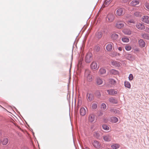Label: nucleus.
<instances>
[{
	"mask_svg": "<svg viewBox=\"0 0 149 149\" xmlns=\"http://www.w3.org/2000/svg\"><path fill=\"white\" fill-rule=\"evenodd\" d=\"M23 149H28V148H24Z\"/></svg>",
	"mask_w": 149,
	"mask_h": 149,
	"instance_id": "obj_53",
	"label": "nucleus"
},
{
	"mask_svg": "<svg viewBox=\"0 0 149 149\" xmlns=\"http://www.w3.org/2000/svg\"><path fill=\"white\" fill-rule=\"evenodd\" d=\"M125 48L127 51H130L131 49V47L129 45H127L125 46Z\"/></svg>",
	"mask_w": 149,
	"mask_h": 149,
	"instance_id": "obj_43",
	"label": "nucleus"
},
{
	"mask_svg": "<svg viewBox=\"0 0 149 149\" xmlns=\"http://www.w3.org/2000/svg\"><path fill=\"white\" fill-rule=\"evenodd\" d=\"M103 113L101 111L100 112L99 114V116H102L103 115Z\"/></svg>",
	"mask_w": 149,
	"mask_h": 149,
	"instance_id": "obj_48",
	"label": "nucleus"
},
{
	"mask_svg": "<svg viewBox=\"0 0 149 149\" xmlns=\"http://www.w3.org/2000/svg\"><path fill=\"white\" fill-rule=\"evenodd\" d=\"M101 108L102 110H105L106 108V104L104 103H102L101 105Z\"/></svg>",
	"mask_w": 149,
	"mask_h": 149,
	"instance_id": "obj_41",
	"label": "nucleus"
},
{
	"mask_svg": "<svg viewBox=\"0 0 149 149\" xmlns=\"http://www.w3.org/2000/svg\"><path fill=\"white\" fill-rule=\"evenodd\" d=\"M128 78L130 81H131L132 80L133 78V76L132 74H130L129 75Z\"/></svg>",
	"mask_w": 149,
	"mask_h": 149,
	"instance_id": "obj_45",
	"label": "nucleus"
},
{
	"mask_svg": "<svg viewBox=\"0 0 149 149\" xmlns=\"http://www.w3.org/2000/svg\"><path fill=\"white\" fill-rule=\"evenodd\" d=\"M101 10H99V11H98V13H97V15H98V14H99V13L100 12V11H101Z\"/></svg>",
	"mask_w": 149,
	"mask_h": 149,
	"instance_id": "obj_51",
	"label": "nucleus"
},
{
	"mask_svg": "<svg viewBox=\"0 0 149 149\" xmlns=\"http://www.w3.org/2000/svg\"><path fill=\"white\" fill-rule=\"evenodd\" d=\"M136 51H139V49H136Z\"/></svg>",
	"mask_w": 149,
	"mask_h": 149,
	"instance_id": "obj_55",
	"label": "nucleus"
},
{
	"mask_svg": "<svg viewBox=\"0 0 149 149\" xmlns=\"http://www.w3.org/2000/svg\"><path fill=\"white\" fill-rule=\"evenodd\" d=\"M103 33L101 31H98L95 34L96 38L98 39L100 38L102 36Z\"/></svg>",
	"mask_w": 149,
	"mask_h": 149,
	"instance_id": "obj_19",
	"label": "nucleus"
},
{
	"mask_svg": "<svg viewBox=\"0 0 149 149\" xmlns=\"http://www.w3.org/2000/svg\"><path fill=\"white\" fill-rule=\"evenodd\" d=\"M115 18V15L113 14H109L107 17V20L109 22H112Z\"/></svg>",
	"mask_w": 149,
	"mask_h": 149,
	"instance_id": "obj_5",
	"label": "nucleus"
},
{
	"mask_svg": "<svg viewBox=\"0 0 149 149\" xmlns=\"http://www.w3.org/2000/svg\"><path fill=\"white\" fill-rule=\"evenodd\" d=\"M110 63L111 65L117 67H119L120 66V65L118 62L115 61H111Z\"/></svg>",
	"mask_w": 149,
	"mask_h": 149,
	"instance_id": "obj_17",
	"label": "nucleus"
},
{
	"mask_svg": "<svg viewBox=\"0 0 149 149\" xmlns=\"http://www.w3.org/2000/svg\"><path fill=\"white\" fill-rule=\"evenodd\" d=\"M125 56L127 59L129 60H132L134 59L133 56L131 54H125Z\"/></svg>",
	"mask_w": 149,
	"mask_h": 149,
	"instance_id": "obj_13",
	"label": "nucleus"
},
{
	"mask_svg": "<svg viewBox=\"0 0 149 149\" xmlns=\"http://www.w3.org/2000/svg\"><path fill=\"white\" fill-rule=\"evenodd\" d=\"M118 49L120 51H121L122 50V48L121 47H119L118 48Z\"/></svg>",
	"mask_w": 149,
	"mask_h": 149,
	"instance_id": "obj_49",
	"label": "nucleus"
},
{
	"mask_svg": "<svg viewBox=\"0 0 149 149\" xmlns=\"http://www.w3.org/2000/svg\"><path fill=\"white\" fill-rule=\"evenodd\" d=\"M103 139L106 141H109L111 139V136L109 135H107L103 136Z\"/></svg>",
	"mask_w": 149,
	"mask_h": 149,
	"instance_id": "obj_11",
	"label": "nucleus"
},
{
	"mask_svg": "<svg viewBox=\"0 0 149 149\" xmlns=\"http://www.w3.org/2000/svg\"><path fill=\"white\" fill-rule=\"evenodd\" d=\"M127 22L131 26H134L136 24L134 20L132 19L128 20L127 21Z\"/></svg>",
	"mask_w": 149,
	"mask_h": 149,
	"instance_id": "obj_20",
	"label": "nucleus"
},
{
	"mask_svg": "<svg viewBox=\"0 0 149 149\" xmlns=\"http://www.w3.org/2000/svg\"><path fill=\"white\" fill-rule=\"evenodd\" d=\"M145 6L148 9H149V3H146L145 4Z\"/></svg>",
	"mask_w": 149,
	"mask_h": 149,
	"instance_id": "obj_46",
	"label": "nucleus"
},
{
	"mask_svg": "<svg viewBox=\"0 0 149 149\" xmlns=\"http://www.w3.org/2000/svg\"><path fill=\"white\" fill-rule=\"evenodd\" d=\"M111 0H106L102 5L101 8H104V7L107 6L110 3Z\"/></svg>",
	"mask_w": 149,
	"mask_h": 149,
	"instance_id": "obj_18",
	"label": "nucleus"
},
{
	"mask_svg": "<svg viewBox=\"0 0 149 149\" xmlns=\"http://www.w3.org/2000/svg\"><path fill=\"white\" fill-rule=\"evenodd\" d=\"M111 37L113 40H116L118 38V35L116 33H114L112 35Z\"/></svg>",
	"mask_w": 149,
	"mask_h": 149,
	"instance_id": "obj_28",
	"label": "nucleus"
},
{
	"mask_svg": "<svg viewBox=\"0 0 149 149\" xmlns=\"http://www.w3.org/2000/svg\"><path fill=\"white\" fill-rule=\"evenodd\" d=\"M102 127L103 129L105 130H109V127L106 125H102Z\"/></svg>",
	"mask_w": 149,
	"mask_h": 149,
	"instance_id": "obj_39",
	"label": "nucleus"
},
{
	"mask_svg": "<svg viewBox=\"0 0 149 149\" xmlns=\"http://www.w3.org/2000/svg\"><path fill=\"white\" fill-rule=\"evenodd\" d=\"M136 28L140 30H144L145 29V26L144 24L140 23H138L136 25Z\"/></svg>",
	"mask_w": 149,
	"mask_h": 149,
	"instance_id": "obj_9",
	"label": "nucleus"
},
{
	"mask_svg": "<svg viewBox=\"0 0 149 149\" xmlns=\"http://www.w3.org/2000/svg\"><path fill=\"white\" fill-rule=\"evenodd\" d=\"M112 44L110 43L107 45L106 47V49L107 50L110 51L112 49Z\"/></svg>",
	"mask_w": 149,
	"mask_h": 149,
	"instance_id": "obj_30",
	"label": "nucleus"
},
{
	"mask_svg": "<svg viewBox=\"0 0 149 149\" xmlns=\"http://www.w3.org/2000/svg\"><path fill=\"white\" fill-rule=\"evenodd\" d=\"M1 141L3 145H5L8 143V139L7 138H4L1 140Z\"/></svg>",
	"mask_w": 149,
	"mask_h": 149,
	"instance_id": "obj_22",
	"label": "nucleus"
},
{
	"mask_svg": "<svg viewBox=\"0 0 149 149\" xmlns=\"http://www.w3.org/2000/svg\"><path fill=\"white\" fill-rule=\"evenodd\" d=\"M0 107H2V108L5 109V108H4L3 107H2L0 105Z\"/></svg>",
	"mask_w": 149,
	"mask_h": 149,
	"instance_id": "obj_54",
	"label": "nucleus"
},
{
	"mask_svg": "<svg viewBox=\"0 0 149 149\" xmlns=\"http://www.w3.org/2000/svg\"><path fill=\"white\" fill-rule=\"evenodd\" d=\"M125 24V22H123L120 21H118L116 22V26L117 28L120 29L124 27Z\"/></svg>",
	"mask_w": 149,
	"mask_h": 149,
	"instance_id": "obj_3",
	"label": "nucleus"
},
{
	"mask_svg": "<svg viewBox=\"0 0 149 149\" xmlns=\"http://www.w3.org/2000/svg\"><path fill=\"white\" fill-rule=\"evenodd\" d=\"M109 101L113 104H116L118 103L117 100L113 97H111L109 99Z\"/></svg>",
	"mask_w": 149,
	"mask_h": 149,
	"instance_id": "obj_24",
	"label": "nucleus"
},
{
	"mask_svg": "<svg viewBox=\"0 0 149 149\" xmlns=\"http://www.w3.org/2000/svg\"><path fill=\"white\" fill-rule=\"evenodd\" d=\"M121 1L124 3H127L129 2L130 0H121Z\"/></svg>",
	"mask_w": 149,
	"mask_h": 149,
	"instance_id": "obj_47",
	"label": "nucleus"
},
{
	"mask_svg": "<svg viewBox=\"0 0 149 149\" xmlns=\"http://www.w3.org/2000/svg\"><path fill=\"white\" fill-rule=\"evenodd\" d=\"M142 18L143 22L146 24H149V17L147 16H143Z\"/></svg>",
	"mask_w": 149,
	"mask_h": 149,
	"instance_id": "obj_15",
	"label": "nucleus"
},
{
	"mask_svg": "<svg viewBox=\"0 0 149 149\" xmlns=\"http://www.w3.org/2000/svg\"><path fill=\"white\" fill-rule=\"evenodd\" d=\"M95 95L98 98L100 97L101 96V94L98 91H97L95 92Z\"/></svg>",
	"mask_w": 149,
	"mask_h": 149,
	"instance_id": "obj_40",
	"label": "nucleus"
},
{
	"mask_svg": "<svg viewBox=\"0 0 149 149\" xmlns=\"http://www.w3.org/2000/svg\"><path fill=\"white\" fill-rule=\"evenodd\" d=\"M123 33L126 35H130L132 33L131 31L129 29H125L123 30Z\"/></svg>",
	"mask_w": 149,
	"mask_h": 149,
	"instance_id": "obj_25",
	"label": "nucleus"
},
{
	"mask_svg": "<svg viewBox=\"0 0 149 149\" xmlns=\"http://www.w3.org/2000/svg\"><path fill=\"white\" fill-rule=\"evenodd\" d=\"M142 13L140 12H136L134 13V15L137 17H140L142 15Z\"/></svg>",
	"mask_w": 149,
	"mask_h": 149,
	"instance_id": "obj_38",
	"label": "nucleus"
},
{
	"mask_svg": "<svg viewBox=\"0 0 149 149\" xmlns=\"http://www.w3.org/2000/svg\"><path fill=\"white\" fill-rule=\"evenodd\" d=\"M94 49L97 52H98L100 50V47L99 46L96 45L95 46Z\"/></svg>",
	"mask_w": 149,
	"mask_h": 149,
	"instance_id": "obj_44",
	"label": "nucleus"
},
{
	"mask_svg": "<svg viewBox=\"0 0 149 149\" xmlns=\"http://www.w3.org/2000/svg\"><path fill=\"white\" fill-rule=\"evenodd\" d=\"M139 46L141 47H144L145 46V43L142 39H140L139 41Z\"/></svg>",
	"mask_w": 149,
	"mask_h": 149,
	"instance_id": "obj_21",
	"label": "nucleus"
},
{
	"mask_svg": "<svg viewBox=\"0 0 149 149\" xmlns=\"http://www.w3.org/2000/svg\"><path fill=\"white\" fill-rule=\"evenodd\" d=\"M93 57L92 54L88 52L86 54L85 57V61L87 63H90L93 60Z\"/></svg>",
	"mask_w": 149,
	"mask_h": 149,
	"instance_id": "obj_1",
	"label": "nucleus"
},
{
	"mask_svg": "<svg viewBox=\"0 0 149 149\" xmlns=\"http://www.w3.org/2000/svg\"><path fill=\"white\" fill-rule=\"evenodd\" d=\"M125 86L128 88H130L131 87V85L130 83L128 81H126L124 82Z\"/></svg>",
	"mask_w": 149,
	"mask_h": 149,
	"instance_id": "obj_34",
	"label": "nucleus"
},
{
	"mask_svg": "<svg viewBox=\"0 0 149 149\" xmlns=\"http://www.w3.org/2000/svg\"><path fill=\"white\" fill-rule=\"evenodd\" d=\"M111 147L113 149H116L119 148V146L118 144H115L111 145Z\"/></svg>",
	"mask_w": 149,
	"mask_h": 149,
	"instance_id": "obj_35",
	"label": "nucleus"
},
{
	"mask_svg": "<svg viewBox=\"0 0 149 149\" xmlns=\"http://www.w3.org/2000/svg\"><path fill=\"white\" fill-rule=\"evenodd\" d=\"M103 83V81L99 77L96 78V83L98 85L102 84Z\"/></svg>",
	"mask_w": 149,
	"mask_h": 149,
	"instance_id": "obj_26",
	"label": "nucleus"
},
{
	"mask_svg": "<svg viewBox=\"0 0 149 149\" xmlns=\"http://www.w3.org/2000/svg\"><path fill=\"white\" fill-rule=\"evenodd\" d=\"M102 135L101 133L97 132H94L93 134L94 136L98 139H100L101 138Z\"/></svg>",
	"mask_w": 149,
	"mask_h": 149,
	"instance_id": "obj_7",
	"label": "nucleus"
},
{
	"mask_svg": "<svg viewBox=\"0 0 149 149\" xmlns=\"http://www.w3.org/2000/svg\"><path fill=\"white\" fill-rule=\"evenodd\" d=\"M93 146L97 148H99L100 147V144L98 141H95L93 143Z\"/></svg>",
	"mask_w": 149,
	"mask_h": 149,
	"instance_id": "obj_12",
	"label": "nucleus"
},
{
	"mask_svg": "<svg viewBox=\"0 0 149 149\" xmlns=\"http://www.w3.org/2000/svg\"><path fill=\"white\" fill-rule=\"evenodd\" d=\"M110 72L111 74L114 75L117 74L118 73V72L114 69H112L110 70Z\"/></svg>",
	"mask_w": 149,
	"mask_h": 149,
	"instance_id": "obj_33",
	"label": "nucleus"
},
{
	"mask_svg": "<svg viewBox=\"0 0 149 149\" xmlns=\"http://www.w3.org/2000/svg\"><path fill=\"white\" fill-rule=\"evenodd\" d=\"M139 3V0H132L130 3V5L132 6H135Z\"/></svg>",
	"mask_w": 149,
	"mask_h": 149,
	"instance_id": "obj_14",
	"label": "nucleus"
},
{
	"mask_svg": "<svg viewBox=\"0 0 149 149\" xmlns=\"http://www.w3.org/2000/svg\"><path fill=\"white\" fill-rule=\"evenodd\" d=\"M91 72L89 70H86L85 72V76L87 77V80L89 82L92 80V76L91 74Z\"/></svg>",
	"mask_w": 149,
	"mask_h": 149,
	"instance_id": "obj_2",
	"label": "nucleus"
},
{
	"mask_svg": "<svg viewBox=\"0 0 149 149\" xmlns=\"http://www.w3.org/2000/svg\"><path fill=\"white\" fill-rule=\"evenodd\" d=\"M142 37L144 39L149 40V34L148 33H143L141 34Z\"/></svg>",
	"mask_w": 149,
	"mask_h": 149,
	"instance_id": "obj_29",
	"label": "nucleus"
},
{
	"mask_svg": "<svg viewBox=\"0 0 149 149\" xmlns=\"http://www.w3.org/2000/svg\"><path fill=\"white\" fill-rule=\"evenodd\" d=\"M86 111L84 108L82 107L80 110V114L82 116H84L86 114Z\"/></svg>",
	"mask_w": 149,
	"mask_h": 149,
	"instance_id": "obj_23",
	"label": "nucleus"
},
{
	"mask_svg": "<svg viewBox=\"0 0 149 149\" xmlns=\"http://www.w3.org/2000/svg\"><path fill=\"white\" fill-rule=\"evenodd\" d=\"M110 83L113 85H115L116 83V81L113 79H110Z\"/></svg>",
	"mask_w": 149,
	"mask_h": 149,
	"instance_id": "obj_42",
	"label": "nucleus"
},
{
	"mask_svg": "<svg viewBox=\"0 0 149 149\" xmlns=\"http://www.w3.org/2000/svg\"><path fill=\"white\" fill-rule=\"evenodd\" d=\"M110 111L113 114H119L120 113V111L116 108H111L110 109Z\"/></svg>",
	"mask_w": 149,
	"mask_h": 149,
	"instance_id": "obj_10",
	"label": "nucleus"
},
{
	"mask_svg": "<svg viewBox=\"0 0 149 149\" xmlns=\"http://www.w3.org/2000/svg\"><path fill=\"white\" fill-rule=\"evenodd\" d=\"M106 72V70L103 68H101L99 71V73L101 74H105Z\"/></svg>",
	"mask_w": 149,
	"mask_h": 149,
	"instance_id": "obj_31",
	"label": "nucleus"
},
{
	"mask_svg": "<svg viewBox=\"0 0 149 149\" xmlns=\"http://www.w3.org/2000/svg\"><path fill=\"white\" fill-rule=\"evenodd\" d=\"M91 67L92 69H97L99 67V66L98 65L96 62L93 61L91 64Z\"/></svg>",
	"mask_w": 149,
	"mask_h": 149,
	"instance_id": "obj_6",
	"label": "nucleus"
},
{
	"mask_svg": "<svg viewBox=\"0 0 149 149\" xmlns=\"http://www.w3.org/2000/svg\"><path fill=\"white\" fill-rule=\"evenodd\" d=\"M107 92L109 95H114L117 94V92L114 89H109L107 90Z\"/></svg>",
	"mask_w": 149,
	"mask_h": 149,
	"instance_id": "obj_8",
	"label": "nucleus"
},
{
	"mask_svg": "<svg viewBox=\"0 0 149 149\" xmlns=\"http://www.w3.org/2000/svg\"><path fill=\"white\" fill-rule=\"evenodd\" d=\"M116 14L117 15L120 16L123 14V11L122 10H117Z\"/></svg>",
	"mask_w": 149,
	"mask_h": 149,
	"instance_id": "obj_36",
	"label": "nucleus"
},
{
	"mask_svg": "<svg viewBox=\"0 0 149 149\" xmlns=\"http://www.w3.org/2000/svg\"><path fill=\"white\" fill-rule=\"evenodd\" d=\"M122 40L123 42H128L129 41V38L126 37H123L122 39Z\"/></svg>",
	"mask_w": 149,
	"mask_h": 149,
	"instance_id": "obj_37",
	"label": "nucleus"
},
{
	"mask_svg": "<svg viewBox=\"0 0 149 149\" xmlns=\"http://www.w3.org/2000/svg\"><path fill=\"white\" fill-rule=\"evenodd\" d=\"M87 100L89 102H91L94 100L95 97L93 94L89 93H88L86 95Z\"/></svg>",
	"mask_w": 149,
	"mask_h": 149,
	"instance_id": "obj_4",
	"label": "nucleus"
},
{
	"mask_svg": "<svg viewBox=\"0 0 149 149\" xmlns=\"http://www.w3.org/2000/svg\"><path fill=\"white\" fill-rule=\"evenodd\" d=\"M85 149H89L88 148L86 147L85 148Z\"/></svg>",
	"mask_w": 149,
	"mask_h": 149,
	"instance_id": "obj_52",
	"label": "nucleus"
},
{
	"mask_svg": "<svg viewBox=\"0 0 149 149\" xmlns=\"http://www.w3.org/2000/svg\"><path fill=\"white\" fill-rule=\"evenodd\" d=\"M98 103L97 102H96L95 103H93L92 104L91 107L92 109L93 110H95L97 109Z\"/></svg>",
	"mask_w": 149,
	"mask_h": 149,
	"instance_id": "obj_27",
	"label": "nucleus"
},
{
	"mask_svg": "<svg viewBox=\"0 0 149 149\" xmlns=\"http://www.w3.org/2000/svg\"><path fill=\"white\" fill-rule=\"evenodd\" d=\"M111 120L112 123H116L118 121V119L115 117L113 116L111 118Z\"/></svg>",
	"mask_w": 149,
	"mask_h": 149,
	"instance_id": "obj_32",
	"label": "nucleus"
},
{
	"mask_svg": "<svg viewBox=\"0 0 149 149\" xmlns=\"http://www.w3.org/2000/svg\"><path fill=\"white\" fill-rule=\"evenodd\" d=\"M95 119V115L94 114H91L89 117L88 118V120L89 121L91 122L92 123L93 122Z\"/></svg>",
	"mask_w": 149,
	"mask_h": 149,
	"instance_id": "obj_16",
	"label": "nucleus"
},
{
	"mask_svg": "<svg viewBox=\"0 0 149 149\" xmlns=\"http://www.w3.org/2000/svg\"><path fill=\"white\" fill-rule=\"evenodd\" d=\"M81 62L80 61L79 62L78 64L79 65H81Z\"/></svg>",
	"mask_w": 149,
	"mask_h": 149,
	"instance_id": "obj_50",
	"label": "nucleus"
}]
</instances>
